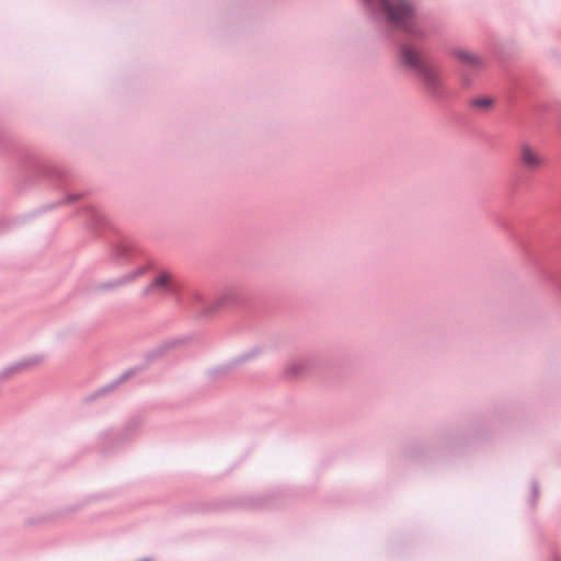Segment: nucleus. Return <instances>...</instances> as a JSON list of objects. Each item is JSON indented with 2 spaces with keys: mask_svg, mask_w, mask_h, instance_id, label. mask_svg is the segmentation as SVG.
<instances>
[{
  "mask_svg": "<svg viewBox=\"0 0 561 561\" xmlns=\"http://www.w3.org/2000/svg\"><path fill=\"white\" fill-rule=\"evenodd\" d=\"M78 213L95 234L102 236L107 231L113 233L107 244L110 256L114 262L144 259L140 265L151 263L152 267L148 272H153L151 284L156 291L171 295L180 307L190 309L196 318L209 319L224 310H233L243 322V329L250 330L267 317L270 310L265 300H250L234 287H228L214 299H208L198 288L181 282L168 271L158 270L154 262L146 257L135 242L116 231L110 220L93 205H82L78 208Z\"/></svg>",
  "mask_w": 561,
  "mask_h": 561,
  "instance_id": "obj_1",
  "label": "nucleus"
},
{
  "mask_svg": "<svg viewBox=\"0 0 561 561\" xmlns=\"http://www.w3.org/2000/svg\"><path fill=\"white\" fill-rule=\"evenodd\" d=\"M380 39L394 53L398 66L412 75L424 92L445 102L450 91L444 67L430 43V34L417 19L412 0H357Z\"/></svg>",
  "mask_w": 561,
  "mask_h": 561,
  "instance_id": "obj_2",
  "label": "nucleus"
},
{
  "mask_svg": "<svg viewBox=\"0 0 561 561\" xmlns=\"http://www.w3.org/2000/svg\"><path fill=\"white\" fill-rule=\"evenodd\" d=\"M448 55L454 59V93L472 115H489L502 101L505 111L519 125H531L541 130H552L561 135L560 110L529 100L530 88L522 75L505 70L501 94L482 88V72L486 60L473 51L451 47Z\"/></svg>",
  "mask_w": 561,
  "mask_h": 561,
  "instance_id": "obj_3",
  "label": "nucleus"
},
{
  "mask_svg": "<svg viewBox=\"0 0 561 561\" xmlns=\"http://www.w3.org/2000/svg\"><path fill=\"white\" fill-rule=\"evenodd\" d=\"M25 147L35 156L34 160H36L34 168L30 170V172L20 165L13 152H2L8 156L11 162L15 165L18 173L15 178L16 190L19 192L26 191L35 186L39 180H44L50 187L61 194V198L54 203L43 205L25 216H19L12 219L0 218V233L10 230L14 226L26 222L30 218L38 214L46 213L58 206L77 204L84 199L89 194V190L87 188L83 180L75 172L46 158L30 144L25 142Z\"/></svg>",
  "mask_w": 561,
  "mask_h": 561,
  "instance_id": "obj_4",
  "label": "nucleus"
},
{
  "mask_svg": "<svg viewBox=\"0 0 561 561\" xmlns=\"http://www.w3.org/2000/svg\"><path fill=\"white\" fill-rule=\"evenodd\" d=\"M495 428L496 420L493 416L474 417L459 427L442 428L430 439L405 444L402 448V456L427 469L444 463L448 457L459 454L467 446L489 440Z\"/></svg>",
  "mask_w": 561,
  "mask_h": 561,
  "instance_id": "obj_5",
  "label": "nucleus"
},
{
  "mask_svg": "<svg viewBox=\"0 0 561 561\" xmlns=\"http://www.w3.org/2000/svg\"><path fill=\"white\" fill-rule=\"evenodd\" d=\"M518 163L520 171L513 184V192L515 194L523 193L528 190L541 188L543 195H549L553 198L550 208H561V184L550 183L541 179H534L536 173H539L548 164L547 157L535 149L528 142H522L518 153Z\"/></svg>",
  "mask_w": 561,
  "mask_h": 561,
  "instance_id": "obj_6",
  "label": "nucleus"
},
{
  "mask_svg": "<svg viewBox=\"0 0 561 561\" xmlns=\"http://www.w3.org/2000/svg\"><path fill=\"white\" fill-rule=\"evenodd\" d=\"M525 259L561 296V244H518Z\"/></svg>",
  "mask_w": 561,
  "mask_h": 561,
  "instance_id": "obj_7",
  "label": "nucleus"
},
{
  "mask_svg": "<svg viewBox=\"0 0 561 561\" xmlns=\"http://www.w3.org/2000/svg\"><path fill=\"white\" fill-rule=\"evenodd\" d=\"M346 356L328 358L321 354L310 353L300 360H294L287 364L285 376L289 379H297L307 374L334 375L337 368H342L346 363Z\"/></svg>",
  "mask_w": 561,
  "mask_h": 561,
  "instance_id": "obj_8",
  "label": "nucleus"
},
{
  "mask_svg": "<svg viewBox=\"0 0 561 561\" xmlns=\"http://www.w3.org/2000/svg\"><path fill=\"white\" fill-rule=\"evenodd\" d=\"M142 420L140 416H133L123 430H107L99 436V449L104 456L115 454L125 444L130 442L137 434Z\"/></svg>",
  "mask_w": 561,
  "mask_h": 561,
  "instance_id": "obj_9",
  "label": "nucleus"
},
{
  "mask_svg": "<svg viewBox=\"0 0 561 561\" xmlns=\"http://www.w3.org/2000/svg\"><path fill=\"white\" fill-rule=\"evenodd\" d=\"M0 152H13L20 165L26 171L32 170L36 163L35 156L25 147V141L3 129H0Z\"/></svg>",
  "mask_w": 561,
  "mask_h": 561,
  "instance_id": "obj_10",
  "label": "nucleus"
},
{
  "mask_svg": "<svg viewBox=\"0 0 561 561\" xmlns=\"http://www.w3.org/2000/svg\"><path fill=\"white\" fill-rule=\"evenodd\" d=\"M151 267H152L151 263H146L145 265H139L137 268L130 271L129 273H127L121 277L96 284L94 287V290L104 291V290L117 289L122 286L133 283L138 277L147 274Z\"/></svg>",
  "mask_w": 561,
  "mask_h": 561,
  "instance_id": "obj_11",
  "label": "nucleus"
},
{
  "mask_svg": "<svg viewBox=\"0 0 561 561\" xmlns=\"http://www.w3.org/2000/svg\"><path fill=\"white\" fill-rule=\"evenodd\" d=\"M187 341V337H175L162 341L157 346L148 350L144 356L147 359V363L151 365L160 362L171 350L184 344Z\"/></svg>",
  "mask_w": 561,
  "mask_h": 561,
  "instance_id": "obj_12",
  "label": "nucleus"
},
{
  "mask_svg": "<svg viewBox=\"0 0 561 561\" xmlns=\"http://www.w3.org/2000/svg\"><path fill=\"white\" fill-rule=\"evenodd\" d=\"M491 51L494 58L504 66L517 54V46L514 41H496L492 44Z\"/></svg>",
  "mask_w": 561,
  "mask_h": 561,
  "instance_id": "obj_13",
  "label": "nucleus"
},
{
  "mask_svg": "<svg viewBox=\"0 0 561 561\" xmlns=\"http://www.w3.org/2000/svg\"><path fill=\"white\" fill-rule=\"evenodd\" d=\"M274 494L245 496L240 499L238 504L247 508H274Z\"/></svg>",
  "mask_w": 561,
  "mask_h": 561,
  "instance_id": "obj_14",
  "label": "nucleus"
},
{
  "mask_svg": "<svg viewBox=\"0 0 561 561\" xmlns=\"http://www.w3.org/2000/svg\"><path fill=\"white\" fill-rule=\"evenodd\" d=\"M236 370L231 359L228 362L216 365L205 370L206 378L211 382H217L225 379L229 374Z\"/></svg>",
  "mask_w": 561,
  "mask_h": 561,
  "instance_id": "obj_15",
  "label": "nucleus"
},
{
  "mask_svg": "<svg viewBox=\"0 0 561 561\" xmlns=\"http://www.w3.org/2000/svg\"><path fill=\"white\" fill-rule=\"evenodd\" d=\"M263 353V347L260 345L253 346L252 348L243 352L242 354L231 358L236 369L243 364L254 360Z\"/></svg>",
  "mask_w": 561,
  "mask_h": 561,
  "instance_id": "obj_16",
  "label": "nucleus"
},
{
  "mask_svg": "<svg viewBox=\"0 0 561 561\" xmlns=\"http://www.w3.org/2000/svg\"><path fill=\"white\" fill-rule=\"evenodd\" d=\"M150 366H151V364H150V363H147V359H146V357L144 356V358H142V362H141V363H139V364H138V365H136V366L130 367L129 369L125 370V371L122 374V376H123V379H122V380H125V381H126V380H128L129 378L135 377V376H137L138 374H140V373H144V371L148 370Z\"/></svg>",
  "mask_w": 561,
  "mask_h": 561,
  "instance_id": "obj_17",
  "label": "nucleus"
},
{
  "mask_svg": "<svg viewBox=\"0 0 561 561\" xmlns=\"http://www.w3.org/2000/svg\"><path fill=\"white\" fill-rule=\"evenodd\" d=\"M45 356L41 354L32 355L16 362L20 371L26 370L33 366L39 365L44 360Z\"/></svg>",
  "mask_w": 561,
  "mask_h": 561,
  "instance_id": "obj_18",
  "label": "nucleus"
},
{
  "mask_svg": "<svg viewBox=\"0 0 561 561\" xmlns=\"http://www.w3.org/2000/svg\"><path fill=\"white\" fill-rule=\"evenodd\" d=\"M539 483L536 479H533L530 481V495H529V499H528V504L531 506V507H535L536 506V503H537V500L539 497Z\"/></svg>",
  "mask_w": 561,
  "mask_h": 561,
  "instance_id": "obj_19",
  "label": "nucleus"
},
{
  "mask_svg": "<svg viewBox=\"0 0 561 561\" xmlns=\"http://www.w3.org/2000/svg\"><path fill=\"white\" fill-rule=\"evenodd\" d=\"M21 373L16 363L11 364L0 371V381L8 379L14 374Z\"/></svg>",
  "mask_w": 561,
  "mask_h": 561,
  "instance_id": "obj_20",
  "label": "nucleus"
},
{
  "mask_svg": "<svg viewBox=\"0 0 561 561\" xmlns=\"http://www.w3.org/2000/svg\"><path fill=\"white\" fill-rule=\"evenodd\" d=\"M123 379V376L121 375L118 378H116L115 380L108 382L107 385L105 386H102V391H105V393H110L111 391L115 390L118 386H121L122 383L125 382V380H122Z\"/></svg>",
  "mask_w": 561,
  "mask_h": 561,
  "instance_id": "obj_21",
  "label": "nucleus"
},
{
  "mask_svg": "<svg viewBox=\"0 0 561 561\" xmlns=\"http://www.w3.org/2000/svg\"><path fill=\"white\" fill-rule=\"evenodd\" d=\"M105 391H102V387L99 388L96 391H94L93 393H91L90 396L87 397L85 401L88 402H91V401H94L96 400L98 398L100 397H103L105 396Z\"/></svg>",
  "mask_w": 561,
  "mask_h": 561,
  "instance_id": "obj_22",
  "label": "nucleus"
},
{
  "mask_svg": "<svg viewBox=\"0 0 561 561\" xmlns=\"http://www.w3.org/2000/svg\"><path fill=\"white\" fill-rule=\"evenodd\" d=\"M156 289L154 287L152 286L151 282L144 288L142 293H141V296L142 297H146L152 293H154Z\"/></svg>",
  "mask_w": 561,
  "mask_h": 561,
  "instance_id": "obj_23",
  "label": "nucleus"
},
{
  "mask_svg": "<svg viewBox=\"0 0 561 561\" xmlns=\"http://www.w3.org/2000/svg\"><path fill=\"white\" fill-rule=\"evenodd\" d=\"M45 520H47V517L42 516V517H39V518H30V519L27 520V523H28L30 525H34V524L42 523V522H45Z\"/></svg>",
  "mask_w": 561,
  "mask_h": 561,
  "instance_id": "obj_24",
  "label": "nucleus"
},
{
  "mask_svg": "<svg viewBox=\"0 0 561 561\" xmlns=\"http://www.w3.org/2000/svg\"><path fill=\"white\" fill-rule=\"evenodd\" d=\"M550 561H561V557L558 553H553Z\"/></svg>",
  "mask_w": 561,
  "mask_h": 561,
  "instance_id": "obj_25",
  "label": "nucleus"
}]
</instances>
